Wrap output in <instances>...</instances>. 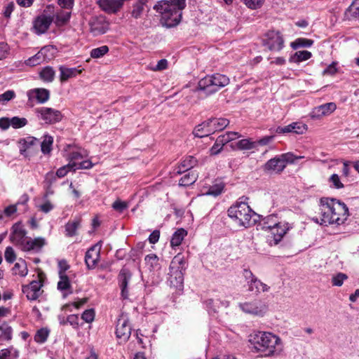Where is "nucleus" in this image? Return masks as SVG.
Listing matches in <instances>:
<instances>
[{"instance_id":"obj_28","label":"nucleus","mask_w":359,"mask_h":359,"mask_svg":"<svg viewBox=\"0 0 359 359\" xmlns=\"http://www.w3.org/2000/svg\"><path fill=\"white\" fill-rule=\"evenodd\" d=\"M168 275L170 285L181 290L184 283V272L169 271Z\"/></svg>"},{"instance_id":"obj_43","label":"nucleus","mask_w":359,"mask_h":359,"mask_svg":"<svg viewBox=\"0 0 359 359\" xmlns=\"http://www.w3.org/2000/svg\"><path fill=\"white\" fill-rule=\"evenodd\" d=\"M224 188V185L222 182L217 183L210 187L208 191L206 192V195L217 196L220 195Z\"/></svg>"},{"instance_id":"obj_42","label":"nucleus","mask_w":359,"mask_h":359,"mask_svg":"<svg viewBox=\"0 0 359 359\" xmlns=\"http://www.w3.org/2000/svg\"><path fill=\"white\" fill-rule=\"evenodd\" d=\"M41 78L46 81L51 82L54 79L55 71L50 67H46L40 72Z\"/></svg>"},{"instance_id":"obj_12","label":"nucleus","mask_w":359,"mask_h":359,"mask_svg":"<svg viewBox=\"0 0 359 359\" xmlns=\"http://www.w3.org/2000/svg\"><path fill=\"white\" fill-rule=\"evenodd\" d=\"M90 31L94 36L103 34L109 29V22L102 15L91 18L89 22Z\"/></svg>"},{"instance_id":"obj_13","label":"nucleus","mask_w":359,"mask_h":359,"mask_svg":"<svg viewBox=\"0 0 359 359\" xmlns=\"http://www.w3.org/2000/svg\"><path fill=\"white\" fill-rule=\"evenodd\" d=\"M13 231L11 234V241L15 245L19 246L22 250V247L26 243L27 237L26 236L27 232L20 224H15L12 228Z\"/></svg>"},{"instance_id":"obj_48","label":"nucleus","mask_w":359,"mask_h":359,"mask_svg":"<svg viewBox=\"0 0 359 359\" xmlns=\"http://www.w3.org/2000/svg\"><path fill=\"white\" fill-rule=\"evenodd\" d=\"M27 124V120L25 118L14 116L11 118V126L15 129L21 128Z\"/></svg>"},{"instance_id":"obj_45","label":"nucleus","mask_w":359,"mask_h":359,"mask_svg":"<svg viewBox=\"0 0 359 359\" xmlns=\"http://www.w3.org/2000/svg\"><path fill=\"white\" fill-rule=\"evenodd\" d=\"M57 283V289L60 291L67 290L71 288L70 281L67 275H61Z\"/></svg>"},{"instance_id":"obj_58","label":"nucleus","mask_w":359,"mask_h":359,"mask_svg":"<svg viewBox=\"0 0 359 359\" xmlns=\"http://www.w3.org/2000/svg\"><path fill=\"white\" fill-rule=\"evenodd\" d=\"M81 318L86 323H92L95 318V311L93 309L86 310L81 315Z\"/></svg>"},{"instance_id":"obj_8","label":"nucleus","mask_w":359,"mask_h":359,"mask_svg":"<svg viewBox=\"0 0 359 359\" xmlns=\"http://www.w3.org/2000/svg\"><path fill=\"white\" fill-rule=\"evenodd\" d=\"M262 43L269 50L278 52L284 47V39L279 31L269 30L263 36Z\"/></svg>"},{"instance_id":"obj_22","label":"nucleus","mask_w":359,"mask_h":359,"mask_svg":"<svg viewBox=\"0 0 359 359\" xmlns=\"http://www.w3.org/2000/svg\"><path fill=\"white\" fill-rule=\"evenodd\" d=\"M29 100L35 98L39 103H45L50 97V93L45 88H35L27 92Z\"/></svg>"},{"instance_id":"obj_61","label":"nucleus","mask_w":359,"mask_h":359,"mask_svg":"<svg viewBox=\"0 0 359 359\" xmlns=\"http://www.w3.org/2000/svg\"><path fill=\"white\" fill-rule=\"evenodd\" d=\"M86 156H87V154L86 153V151L82 152V151H72L69 154V156L68 158L69 159V162L73 163V162H75L74 161L81 159Z\"/></svg>"},{"instance_id":"obj_27","label":"nucleus","mask_w":359,"mask_h":359,"mask_svg":"<svg viewBox=\"0 0 359 359\" xmlns=\"http://www.w3.org/2000/svg\"><path fill=\"white\" fill-rule=\"evenodd\" d=\"M81 227V219L69 220L65 225V235L67 237H73L78 235V230Z\"/></svg>"},{"instance_id":"obj_26","label":"nucleus","mask_w":359,"mask_h":359,"mask_svg":"<svg viewBox=\"0 0 359 359\" xmlns=\"http://www.w3.org/2000/svg\"><path fill=\"white\" fill-rule=\"evenodd\" d=\"M187 264L184 257L181 254L175 255L170 264L169 271L184 272L186 269Z\"/></svg>"},{"instance_id":"obj_47","label":"nucleus","mask_w":359,"mask_h":359,"mask_svg":"<svg viewBox=\"0 0 359 359\" xmlns=\"http://www.w3.org/2000/svg\"><path fill=\"white\" fill-rule=\"evenodd\" d=\"M109 51V48L107 46H102L100 47L93 48L90 51V56L93 58H100L104 56Z\"/></svg>"},{"instance_id":"obj_51","label":"nucleus","mask_w":359,"mask_h":359,"mask_svg":"<svg viewBox=\"0 0 359 359\" xmlns=\"http://www.w3.org/2000/svg\"><path fill=\"white\" fill-rule=\"evenodd\" d=\"M43 62H45V60L43 58L42 53L38 52L34 56L26 60V65L34 67L41 64Z\"/></svg>"},{"instance_id":"obj_4","label":"nucleus","mask_w":359,"mask_h":359,"mask_svg":"<svg viewBox=\"0 0 359 359\" xmlns=\"http://www.w3.org/2000/svg\"><path fill=\"white\" fill-rule=\"evenodd\" d=\"M228 215L240 227L248 228L252 225V217L255 215L247 203L237 202L228 209Z\"/></svg>"},{"instance_id":"obj_1","label":"nucleus","mask_w":359,"mask_h":359,"mask_svg":"<svg viewBox=\"0 0 359 359\" xmlns=\"http://www.w3.org/2000/svg\"><path fill=\"white\" fill-rule=\"evenodd\" d=\"M319 217L316 221L321 225H341L348 216L346 205L332 198H322L320 201Z\"/></svg>"},{"instance_id":"obj_53","label":"nucleus","mask_w":359,"mask_h":359,"mask_svg":"<svg viewBox=\"0 0 359 359\" xmlns=\"http://www.w3.org/2000/svg\"><path fill=\"white\" fill-rule=\"evenodd\" d=\"M351 13L352 17L359 16V0H354L351 6L346 10V14Z\"/></svg>"},{"instance_id":"obj_64","label":"nucleus","mask_w":359,"mask_h":359,"mask_svg":"<svg viewBox=\"0 0 359 359\" xmlns=\"http://www.w3.org/2000/svg\"><path fill=\"white\" fill-rule=\"evenodd\" d=\"M280 156L285 165L287 163H293L295 161V156L292 153L283 154Z\"/></svg>"},{"instance_id":"obj_2","label":"nucleus","mask_w":359,"mask_h":359,"mask_svg":"<svg viewBox=\"0 0 359 359\" xmlns=\"http://www.w3.org/2000/svg\"><path fill=\"white\" fill-rule=\"evenodd\" d=\"M185 0L159 1L154 8L161 15V23L170 28L177 25L182 18V11L185 8Z\"/></svg>"},{"instance_id":"obj_55","label":"nucleus","mask_w":359,"mask_h":359,"mask_svg":"<svg viewBox=\"0 0 359 359\" xmlns=\"http://www.w3.org/2000/svg\"><path fill=\"white\" fill-rule=\"evenodd\" d=\"M54 50L53 46H46L43 47L39 52L42 53L43 58L48 62L53 57L52 51Z\"/></svg>"},{"instance_id":"obj_60","label":"nucleus","mask_w":359,"mask_h":359,"mask_svg":"<svg viewBox=\"0 0 359 359\" xmlns=\"http://www.w3.org/2000/svg\"><path fill=\"white\" fill-rule=\"evenodd\" d=\"M15 4L11 1L4 6L3 10V15L6 18H10L11 13L14 11Z\"/></svg>"},{"instance_id":"obj_32","label":"nucleus","mask_w":359,"mask_h":359,"mask_svg":"<svg viewBox=\"0 0 359 359\" xmlns=\"http://www.w3.org/2000/svg\"><path fill=\"white\" fill-rule=\"evenodd\" d=\"M0 341H8L11 340L13 329L6 322H4L0 325Z\"/></svg>"},{"instance_id":"obj_16","label":"nucleus","mask_w":359,"mask_h":359,"mask_svg":"<svg viewBox=\"0 0 359 359\" xmlns=\"http://www.w3.org/2000/svg\"><path fill=\"white\" fill-rule=\"evenodd\" d=\"M125 0H98L97 4L104 12L116 13L123 6Z\"/></svg>"},{"instance_id":"obj_9","label":"nucleus","mask_w":359,"mask_h":359,"mask_svg":"<svg viewBox=\"0 0 359 359\" xmlns=\"http://www.w3.org/2000/svg\"><path fill=\"white\" fill-rule=\"evenodd\" d=\"M238 307L243 312L258 317L264 316L268 310L266 304L259 299L239 303Z\"/></svg>"},{"instance_id":"obj_50","label":"nucleus","mask_w":359,"mask_h":359,"mask_svg":"<svg viewBox=\"0 0 359 359\" xmlns=\"http://www.w3.org/2000/svg\"><path fill=\"white\" fill-rule=\"evenodd\" d=\"M146 1H140L134 6L132 16L135 18H139L144 11V6L146 4Z\"/></svg>"},{"instance_id":"obj_41","label":"nucleus","mask_w":359,"mask_h":359,"mask_svg":"<svg viewBox=\"0 0 359 359\" xmlns=\"http://www.w3.org/2000/svg\"><path fill=\"white\" fill-rule=\"evenodd\" d=\"M237 147L241 150H250L257 147V143L250 139H243L237 142Z\"/></svg>"},{"instance_id":"obj_17","label":"nucleus","mask_w":359,"mask_h":359,"mask_svg":"<svg viewBox=\"0 0 359 359\" xmlns=\"http://www.w3.org/2000/svg\"><path fill=\"white\" fill-rule=\"evenodd\" d=\"M72 12L65 9L55 8L53 6V22L57 27L65 25L69 20Z\"/></svg>"},{"instance_id":"obj_15","label":"nucleus","mask_w":359,"mask_h":359,"mask_svg":"<svg viewBox=\"0 0 359 359\" xmlns=\"http://www.w3.org/2000/svg\"><path fill=\"white\" fill-rule=\"evenodd\" d=\"M101 245L98 243L92 246L86 253L85 262L90 269H94L100 257Z\"/></svg>"},{"instance_id":"obj_46","label":"nucleus","mask_w":359,"mask_h":359,"mask_svg":"<svg viewBox=\"0 0 359 359\" xmlns=\"http://www.w3.org/2000/svg\"><path fill=\"white\" fill-rule=\"evenodd\" d=\"M347 279L348 276L346 274L338 273L332 276L331 282L333 286L340 287L343 285L344 281Z\"/></svg>"},{"instance_id":"obj_21","label":"nucleus","mask_w":359,"mask_h":359,"mask_svg":"<svg viewBox=\"0 0 359 359\" xmlns=\"http://www.w3.org/2000/svg\"><path fill=\"white\" fill-rule=\"evenodd\" d=\"M46 243L45 238L42 237H38L34 239L27 238L25 246L22 247V250L39 252Z\"/></svg>"},{"instance_id":"obj_63","label":"nucleus","mask_w":359,"mask_h":359,"mask_svg":"<svg viewBox=\"0 0 359 359\" xmlns=\"http://www.w3.org/2000/svg\"><path fill=\"white\" fill-rule=\"evenodd\" d=\"M74 2V0H58V4L60 6V8L65 9L70 11L73 8Z\"/></svg>"},{"instance_id":"obj_18","label":"nucleus","mask_w":359,"mask_h":359,"mask_svg":"<svg viewBox=\"0 0 359 359\" xmlns=\"http://www.w3.org/2000/svg\"><path fill=\"white\" fill-rule=\"evenodd\" d=\"M131 278V273L127 269H122L118 274V283L121 290V297L128 299L129 292L128 284Z\"/></svg>"},{"instance_id":"obj_6","label":"nucleus","mask_w":359,"mask_h":359,"mask_svg":"<svg viewBox=\"0 0 359 359\" xmlns=\"http://www.w3.org/2000/svg\"><path fill=\"white\" fill-rule=\"evenodd\" d=\"M45 279V274L41 272L37 275L36 280H32L28 285H22V292L26 295L28 300L35 301L41 296L43 292L41 287Z\"/></svg>"},{"instance_id":"obj_31","label":"nucleus","mask_w":359,"mask_h":359,"mask_svg":"<svg viewBox=\"0 0 359 359\" xmlns=\"http://www.w3.org/2000/svg\"><path fill=\"white\" fill-rule=\"evenodd\" d=\"M20 352L13 346L0 351V359H18Z\"/></svg>"},{"instance_id":"obj_34","label":"nucleus","mask_w":359,"mask_h":359,"mask_svg":"<svg viewBox=\"0 0 359 359\" xmlns=\"http://www.w3.org/2000/svg\"><path fill=\"white\" fill-rule=\"evenodd\" d=\"M145 263L150 271L160 269L158 257L155 254L147 255L144 258Z\"/></svg>"},{"instance_id":"obj_19","label":"nucleus","mask_w":359,"mask_h":359,"mask_svg":"<svg viewBox=\"0 0 359 359\" xmlns=\"http://www.w3.org/2000/svg\"><path fill=\"white\" fill-rule=\"evenodd\" d=\"M285 168V165L280 156L269 160L264 165V170L275 173H280Z\"/></svg>"},{"instance_id":"obj_25","label":"nucleus","mask_w":359,"mask_h":359,"mask_svg":"<svg viewBox=\"0 0 359 359\" xmlns=\"http://www.w3.org/2000/svg\"><path fill=\"white\" fill-rule=\"evenodd\" d=\"M60 72V79L61 82L67 81L69 79L76 76L82 72V69H79L76 67L68 68L65 66L59 67Z\"/></svg>"},{"instance_id":"obj_24","label":"nucleus","mask_w":359,"mask_h":359,"mask_svg":"<svg viewBox=\"0 0 359 359\" xmlns=\"http://www.w3.org/2000/svg\"><path fill=\"white\" fill-rule=\"evenodd\" d=\"M337 107L334 102H329L314 108L312 114L313 117H319L322 116H326L336 109Z\"/></svg>"},{"instance_id":"obj_57","label":"nucleus","mask_w":359,"mask_h":359,"mask_svg":"<svg viewBox=\"0 0 359 359\" xmlns=\"http://www.w3.org/2000/svg\"><path fill=\"white\" fill-rule=\"evenodd\" d=\"M128 207V203L121 200L115 201L112 204V208L118 212H123Z\"/></svg>"},{"instance_id":"obj_62","label":"nucleus","mask_w":359,"mask_h":359,"mask_svg":"<svg viewBox=\"0 0 359 359\" xmlns=\"http://www.w3.org/2000/svg\"><path fill=\"white\" fill-rule=\"evenodd\" d=\"M245 5L252 9H256L260 7L264 0H244Z\"/></svg>"},{"instance_id":"obj_37","label":"nucleus","mask_w":359,"mask_h":359,"mask_svg":"<svg viewBox=\"0 0 359 359\" xmlns=\"http://www.w3.org/2000/svg\"><path fill=\"white\" fill-rule=\"evenodd\" d=\"M12 271L15 275H19L22 277L26 276L28 272L26 262L24 260L16 262Z\"/></svg>"},{"instance_id":"obj_5","label":"nucleus","mask_w":359,"mask_h":359,"mask_svg":"<svg viewBox=\"0 0 359 359\" xmlns=\"http://www.w3.org/2000/svg\"><path fill=\"white\" fill-rule=\"evenodd\" d=\"M229 83V79L220 74L205 76L198 82V88L207 94H212Z\"/></svg>"},{"instance_id":"obj_30","label":"nucleus","mask_w":359,"mask_h":359,"mask_svg":"<svg viewBox=\"0 0 359 359\" xmlns=\"http://www.w3.org/2000/svg\"><path fill=\"white\" fill-rule=\"evenodd\" d=\"M209 121L214 133L224 130L229 124V121L224 118H212Z\"/></svg>"},{"instance_id":"obj_39","label":"nucleus","mask_w":359,"mask_h":359,"mask_svg":"<svg viewBox=\"0 0 359 359\" xmlns=\"http://www.w3.org/2000/svg\"><path fill=\"white\" fill-rule=\"evenodd\" d=\"M197 163V160L192 156L186 157L180 163V172L189 170L192 168Z\"/></svg>"},{"instance_id":"obj_44","label":"nucleus","mask_w":359,"mask_h":359,"mask_svg":"<svg viewBox=\"0 0 359 359\" xmlns=\"http://www.w3.org/2000/svg\"><path fill=\"white\" fill-rule=\"evenodd\" d=\"M49 330L47 328H41L36 332L34 340L37 343L43 344L47 340Z\"/></svg>"},{"instance_id":"obj_36","label":"nucleus","mask_w":359,"mask_h":359,"mask_svg":"<svg viewBox=\"0 0 359 359\" xmlns=\"http://www.w3.org/2000/svg\"><path fill=\"white\" fill-rule=\"evenodd\" d=\"M311 55V53L308 50L297 51L292 56L290 57V62L299 63L300 62L309 60Z\"/></svg>"},{"instance_id":"obj_56","label":"nucleus","mask_w":359,"mask_h":359,"mask_svg":"<svg viewBox=\"0 0 359 359\" xmlns=\"http://www.w3.org/2000/svg\"><path fill=\"white\" fill-rule=\"evenodd\" d=\"M4 257L8 263H13L16 259V255L12 247L9 246L6 248Z\"/></svg>"},{"instance_id":"obj_10","label":"nucleus","mask_w":359,"mask_h":359,"mask_svg":"<svg viewBox=\"0 0 359 359\" xmlns=\"http://www.w3.org/2000/svg\"><path fill=\"white\" fill-rule=\"evenodd\" d=\"M292 228V224L288 222H278L271 229V236L268 241L270 245H276L279 243L287 231Z\"/></svg>"},{"instance_id":"obj_14","label":"nucleus","mask_w":359,"mask_h":359,"mask_svg":"<svg viewBox=\"0 0 359 359\" xmlns=\"http://www.w3.org/2000/svg\"><path fill=\"white\" fill-rule=\"evenodd\" d=\"M131 330L128 319L126 316H121L116 325V337L123 341H126L131 334Z\"/></svg>"},{"instance_id":"obj_40","label":"nucleus","mask_w":359,"mask_h":359,"mask_svg":"<svg viewBox=\"0 0 359 359\" xmlns=\"http://www.w3.org/2000/svg\"><path fill=\"white\" fill-rule=\"evenodd\" d=\"M313 41L311 39L305 38H298L291 43V47L293 49H297L302 47L309 48L311 47L313 45Z\"/></svg>"},{"instance_id":"obj_23","label":"nucleus","mask_w":359,"mask_h":359,"mask_svg":"<svg viewBox=\"0 0 359 359\" xmlns=\"http://www.w3.org/2000/svg\"><path fill=\"white\" fill-rule=\"evenodd\" d=\"M213 133L214 131L210 126L209 119L196 126L193 131L194 135L200 138L207 137Z\"/></svg>"},{"instance_id":"obj_35","label":"nucleus","mask_w":359,"mask_h":359,"mask_svg":"<svg viewBox=\"0 0 359 359\" xmlns=\"http://www.w3.org/2000/svg\"><path fill=\"white\" fill-rule=\"evenodd\" d=\"M198 175L194 171H190L185 174L179 182V185L182 187H187L193 184L197 180Z\"/></svg>"},{"instance_id":"obj_29","label":"nucleus","mask_w":359,"mask_h":359,"mask_svg":"<svg viewBox=\"0 0 359 359\" xmlns=\"http://www.w3.org/2000/svg\"><path fill=\"white\" fill-rule=\"evenodd\" d=\"M248 287L249 291L255 293L268 292L270 288L266 284L262 283L257 277L253 279L252 283H249Z\"/></svg>"},{"instance_id":"obj_49","label":"nucleus","mask_w":359,"mask_h":359,"mask_svg":"<svg viewBox=\"0 0 359 359\" xmlns=\"http://www.w3.org/2000/svg\"><path fill=\"white\" fill-rule=\"evenodd\" d=\"M16 95L14 90H8L2 94H0V104L5 105L8 102L15 97Z\"/></svg>"},{"instance_id":"obj_11","label":"nucleus","mask_w":359,"mask_h":359,"mask_svg":"<svg viewBox=\"0 0 359 359\" xmlns=\"http://www.w3.org/2000/svg\"><path fill=\"white\" fill-rule=\"evenodd\" d=\"M36 112L41 120L46 124H53L60 122L62 118V113L57 109L49 107H41Z\"/></svg>"},{"instance_id":"obj_54","label":"nucleus","mask_w":359,"mask_h":359,"mask_svg":"<svg viewBox=\"0 0 359 359\" xmlns=\"http://www.w3.org/2000/svg\"><path fill=\"white\" fill-rule=\"evenodd\" d=\"M329 182L331 183L332 187L337 189H342L344 187L337 174H332L329 178Z\"/></svg>"},{"instance_id":"obj_33","label":"nucleus","mask_w":359,"mask_h":359,"mask_svg":"<svg viewBox=\"0 0 359 359\" xmlns=\"http://www.w3.org/2000/svg\"><path fill=\"white\" fill-rule=\"evenodd\" d=\"M187 232L184 229H177L172 235L171 241H170V245L172 247H176L179 246L182 241H183L184 238L187 236Z\"/></svg>"},{"instance_id":"obj_3","label":"nucleus","mask_w":359,"mask_h":359,"mask_svg":"<svg viewBox=\"0 0 359 359\" xmlns=\"http://www.w3.org/2000/svg\"><path fill=\"white\" fill-rule=\"evenodd\" d=\"M250 342L254 348L265 356H271L281 351V340L276 334L267 332H258L252 336Z\"/></svg>"},{"instance_id":"obj_59","label":"nucleus","mask_w":359,"mask_h":359,"mask_svg":"<svg viewBox=\"0 0 359 359\" xmlns=\"http://www.w3.org/2000/svg\"><path fill=\"white\" fill-rule=\"evenodd\" d=\"M73 164L75 165V168H74V170L79 169H90L93 167V164L89 160L83 161L81 163L73 162Z\"/></svg>"},{"instance_id":"obj_20","label":"nucleus","mask_w":359,"mask_h":359,"mask_svg":"<svg viewBox=\"0 0 359 359\" xmlns=\"http://www.w3.org/2000/svg\"><path fill=\"white\" fill-rule=\"evenodd\" d=\"M307 129L305 124L301 123H292L283 127H278L276 132L279 134L294 133L297 134H303Z\"/></svg>"},{"instance_id":"obj_38","label":"nucleus","mask_w":359,"mask_h":359,"mask_svg":"<svg viewBox=\"0 0 359 359\" xmlns=\"http://www.w3.org/2000/svg\"><path fill=\"white\" fill-rule=\"evenodd\" d=\"M53 143V137L49 135L43 136V141L41 144V151L44 154H49L52 150V145Z\"/></svg>"},{"instance_id":"obj_7","label":"nucleus","mask_w":359,"mask_h":359,"mask_svg":"<svg viewBox=\"0 0 359 359\" xmlns=\"http://www.w3.org/2000/svg\"><path fill=\"white\" fill-rule=\"evenodd\" d=\"M53 6L48 5L42 13L37 16L34 21V28L37 34L45 33L50 27L53 19Z\"/></svg>"},{"instance_id":"obj_52","label":"nucleus","mask_w":359,"mask_h":359,"mask_svg":"<svg viewBox=\"0 0 359 359\" xmlns=\"http://www.w3.org/2000/svg\"><path fill=\"white\" fill-rule=\"evenodd\" d=\"M74 168H75V165L69 162L67 165L57 169L56 171V176L59 178L63 177L67 175L69 171L72 170H74Z\"/></svg>"}]
</instances>
